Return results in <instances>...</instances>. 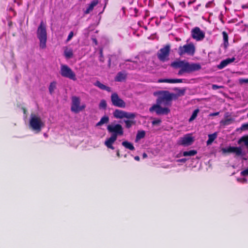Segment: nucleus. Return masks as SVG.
<instances>
[{
  "mask_svg": "<svg viewBox=\"0 0 248 248\" xmlns=\"http://www.w3.org/2000/svg\"><path fill=\"white\" fill-rule=\"evenodd\" d=\"M240 129L242 131L248 130V123L242 124Z\"/></svg>",
  "mask_w": 248,
  "mask_h": 248,
  "instance_id": "37",
  "label": "nucleus"
},
{
  "mask_svg": "<svg viewBox=\"0 0 248 248\" xmlns=\"http://www.w3.org/2000/svg\"><path fill=\"white\" fill-rule=\"evenodd\" d=\"M158 82L159 83H171V79H167V78H164V79H160L158 80Z\"/></svg>",
  "mask_w": 248,
  "mask_h": 248,
  "instance_id": "36",
  "label": "nucleus"
},
{
  "mask_svg": "<svg viewBox=\"0 0 248 248\" xmlns=\"http://www.w3.org/2000/svg\"><path fill=\"white\" fill-rule=\"evenodd\" d=\"M191 36L196 41H201L205 37V33L199 27H196L191 31Z\"/></svg>",
  "mask_w": 248,
  "mask_h": 248,
  "instance_id": "14",
  "label": "nucleus"
},
{
  "mask_svg": "<svg viewBox=\"0 0 248 248\" xmlns=\"http://www.w3.org/2000/svg\"><path fill=\"white\" fill-rule=\"evenodd\" d=\"M184 79H171V83H182Z\"/></svg>",
  "mask_w": 248,
  "mask_h": 248,
  "instance_id": "38",
  "label": "nucleus"
},
{
  "mask_svg": "<svg viewBox=\"0 0 248 248\" xmlns=\"http://www.w3.org/2000/svg\"><path fill=\"white\" fill-rule=\"evenodd\" d=\"M29 124L31 129L36 133H39L42 128L45 126V123L42 121L40 117L34 113L31 114Z\"/></svg>",
  "mask_w": 248,
  "mask_h": 248,
  "instance_id": "4",
  "label": "nucleus"
},
{
  "mask_svg": "<svg viewBox=\"0 0 248 248\" xmlns=\"http://www.w3.org/2000/svg\"><path fill=\"white\" fill-rule=\"evenodd\" d=\"M233 121L232 119H227L224 121H222L221 123L224 125H227L230 124Z\"/></svg>",
  "mask_w": 248,
  "mask_h": 248,
  "instance_id": "34",
  "label": "nucleus"
},
{
  "mask_svg": "<svg viewBox=\"0 0 248 248\" xmlns=\"http://www.w3.org/2000/svg\"><path fill=\"white\" fill-rule=\"evenodd\" d=\"M93 41L95 42V44L97 45V40L96 39H93Z\"/></svg>",
  "mask_w": 248,
  "mask_h": 248,
  "instance_id": "54",
  "label": "nucleus"
},
{
  "mask_svg": "<svg viewBox=\"0 0 248 248\" xmlns=\"http://www.w3.org/2000/svg\"><path fill=\"white\" fill-rule=\"evenodd\" d=\"M243 181L247 182V179H246L244 178V179H243Z\"/></svg>",
  "mask_w": 248,
  "mask_h": 248,
  "instance_id": "56",
  "label": "nucleus"
},
{
  "mask_svg": "<svg viewBox=\"0 0 248 248\" xmlns=\"http://www.w3.org/2000/svg\"><path fill=\"white\" fill-rule=\"evenodd\" d=\"M247 117H248V113L247 114Z\"/></svg>",
  "mask_w": 248,
  "mask_h": 248,
  "instance_id": "58",
  "label": "nucleus"
},
{
  "mask_svg": "<svg viewBox=\"0 0 248 248\" xmlns=\"http://www.w3.org/2000/svg\"><path fill=\"white\" fill-rule=\"evenodd\" d=\"M197 154V152L196 150H192L188 151H185L183 152V154L184 156H194Z\"/></svg>",
  "mask_w": 248,
  "mask_h": 248,
  "instance_id": "27",
  "label": "nucleus"
},
{
  "mask_svg": "<svg viewBox=\"0 0 248 248\" xmlns=\"http://www.w3.org/2000/svg\"><path fill=\"white\" fill-rule=\"evenodd\" d=\"M98 0H93L89 4L86 10L84 11V14H89L91 11L93 10L94 7L98 4Z\"/></svg>",
  "mask_w": 248,
  "mask_h": 248,
  "instance_id": "17",
  "label": "nucleus"
},
{
  "mask_svg": "<svg viewBox=\"0 0 248 248\" xmlns=\"http://www.w3.org/2000/svg\"><path fill=\"white\" fill-rule=\"evenodd\" d=\"M61 75L64 78H69L75 81L77 80L75 73L67 65L61 64L60 68Z\"/></svg>",
  "mask_w": 248,
  "mask_h": 248,
  "instance_id": "8",
  "label": "nucleus"
},
{
  "mask_svg": "<svg viewBox=\"0 0 248 248\" xmlns=\"http://www.w3.org/2000/svg\"><path fill=\"white\" fill-rule=\"evenodd\" d=\"M161 104L156 103L151 107L149 110L150 112L155 111L157 115L168 114L170 112V109L168 108H162Z\"/></svg>",
  "mask_w": 248,
  "mask_h": 248,
  "instance_id": "12",
  "label": "nucleus"
},
{
  "mask_svg": "<svg viewBox=\"0 0 248 248\" xmlns=\"http://www.w3.org/2000/svg\"><path fill=\"white\" fill-rule=\"evenodd\" d=\"M223 39V46L224 48L226 49L229 46V37L228 33L225 31L222 32Z\"/></svg>",
  "mask_w": 248,
  "mask_h": 248,
  "instance_id": "21",
  "label": "nucleus"
},
{
  "mask_svg": "<svg viewBox=\"0 0 248 248\" xmlns=\"http://www.w3.org/2000/svg\"><path fill=\"white\" fill-rule=\"evenodd\" d=\"M161 122V120L156 119V120H155L153 121H152V124L153 125H157V124H160Z\"/></svg>",
  "mask_w": 248,
  "mask_h": 248,
  "instance_id": "41",
  "label": "nucleus"
},
{
  "mask_svg": "<svg viewBox=\"0 0 248 248\" xmlns=\"http://www.w3.org/2000/svg\"><path fill=\"white\" fill-rule=\"evenodd\" d=\"M199 111V110L198 109H196L193 112L192 115L189 119V122L194 120L196 118Z\"/></svg>",
  "mask_w": 248,
  "mask_h": 248,
  "instance_id": "33",
  "label": "nucleus"
},
{
  "mask_svg": "<svg viewBox=\"0 0 248 248\" xmlns=\"http://www.w3.org/2000/svg\"><path fill=\"white\" fill-rule=\"evenodd\" d=\"M219 88V87L217 85H213L212 88L214 90L217 89Z\"/></svg>",
  "mask_w": 248,
  "mask_h": 248,
  "instance_id": "47",
  "label": "nucleus"
},
{
  "mask_svg": "<svg viewBox=\"0 0 248 248\" xmlns=\"http://www.w3.org/2000/svg\"><path fill=\"white\" fill-rule=\"evenodd\" d=\"M221 151L223 154L233 153L235 154V157H241L245 160L247 159L244 157L246 155V152L243 151L240 147L229 146L227 148H222Z\"/></svg>",
  "mask_w": 248,
  "mask_h": 248,
  "instance_id": "5",
  "label": "nucleus"
},
{
  "mask_svg": "<svg viewBox=\"0 0 248 248\" xmlns=\"http://www.w3.org/2000/svg\"><path fill=\"white\" fill-rule=\"evenodd\" d=\"M145 136V132L144 130L138 131L136 137V141H138L140 139H143Z\"/></svg>",
  "mask_w": 248,
  "mask_h": 248,
  "instance_id": "25",
  "label": "nucleus"
},
{
  "mask_svg": "<svg viewBox=\"0 0 248 248\" xmlns=\"http://www.w3.org/2000/svg\"><path fill=\"white\" fill-rule=\"evenodd\" d=\"M242 9H248V3L242 5Z\"/></svg>",
  "mask_w": 248,
  "mask_h": 248,
  "instance_id": "45",
  "label": "nucleus"
},
{
  "mask_svg": "<svg viewBox=\"0 0 248 248\" xmlns=\"http://www.w3.org/2000/svg\"><path fill=\"white\" fill-rule=\"evenodd\" d=\"M244 142L245 145L247 147L248 150V135L242 137L238 141V143Z\"/></svg>",
  "mask_w": 248,
  "mask_h": 248,
  "instance_id": "26",
  "label": "nucleus"
},
{
  "mask_svg": "<svg viewBox=\"0 0 248 248\" xmlns=\"http://www.w3.org/2000/svg\"><path fill=\"white\" fill-rule=\"evenodd\" d=\"M125 112L124 110L116 109L113 111V115L116 119H123L124 118Z\"/></svg>",
  "mask_w": 248,
  "mask_h": 248,
  "instance_id": "18",
  "label": "nucleus"
},
{
  "mask_svg": "<svg viewBox=\"0 0 248 248\" xmlns=\"http://www.w3.org/2000/svg\"><path fill=\"white\" fill-rule=\"evenodd\" d=\"M190 65H192V63H190L189 62L184 61H174L170 64L171 66L175 68H181V69L183 68L186 65L188 66Z\"/></svg>",
  "mask_w": 248,
  "mask_h": 248,
  "instance_id": "15",
  "label": "nucleus"
},
{
  "mask_svg": "<svg viewBox=\"0 0 248 248\" xmlns=\"http://www.w3.org/2000/svg\"><path fill=\"white\" fill-rule=\"evenodd\" d=\"M111 65V59L109 58L108 61V66L109 67H110Z\"/></svg>",
  "mask_w": 248,
  "mask_h": 248,
  "instance_id": "50",
  "label": "nucleus"
},
{
  "mask_svg": "<svg viewBox=\"0 0 248 248\" xmlns=\"http://www.w3.org/2000/svg\"><path fill=\"white\" fill-rule=\"evenodd\" d=\"M196 48L194 45L192 43H189L180 46L178 48V54L180 56L187 54L189 56H193L195 53Z\"/></svg>",
  "mask_w": 248,
  "mask_h": 248,
  "instance_id": "6",
  "label": "nucleus"
},
{
  "mask_svg": "<svg viewBox=\"0 0 248 248\" xmlns=\"http://www.w3.org/2000/svg\"><path fill=\"white\" fill-rule=\"evenodd\" d=\"M23 112L24 114H26V112H27V110L25 108H23Z\"/></svg>",
  "mask_w": 248,
  "mask_h": 248,
  "instance_id": "53",
  "label": "nucleus"
},
{
  "mask_svg": "<svg viewBox=\"0 0 248 248\" xmlns=\"http://www.w3.org/2000/svg\"><path fill=\"white\" fill-rule=\"evenodd\" d=\"M235 60V58L234 57L226 59L222 61L220 63L217 65V67L218 69H222L228 65L229 64L234 62Z\"/></svg>",
  "mask_w": 248,
  "mask_h": 248,
  "instance_id": "16",
  "label": "nucleus"
},
{
  "mask_svg": "<svg viewBox=\"0 0 248 248\" xmlns=\"http://www.w3.org/2000/svg\"><path fill=\"white\" fill-rule=\"evenodd\" d=\"M128 65V67H127V68L132 69L134 68V66H133L132 67H131V66L130 65V64H126V66Z\"/></svg>",
  "mask_w": 248,
  "mask_h": 248,
  "instance_id": "52",
  "label": "nucleus"
},
{
  "mask_svg": "<svg viewBox=\"0 0 248 248\" xmlns=\"http://www.w3.org/2000/svg\"><path fill=\"white\" fill-rule=\"evenodd\" d=\"M193 2V1H189L188 3V5H190L191 4V3H192Z\"/></svg>",
  "mask_w": 248,
  "mask_h": 248,
  "instance_id": "55",
  "label": "nucleus"
},
{
  "mask_svg": "<svg viewBox=\"0 0 248 248\" xmlns=\"http://www.w3.org/2000/svg\"><path fill=\"white\" fill-rule=\"evenodd\" d=\"M80 100L78 97L74 96L72 98V105L71 110L75 113H78L85 108L86 106L83 105L80 106Z\"/></svg>",
  "mask_w": 248,
  "mask_h": 248,
  "instance_id": "9",
  "label": "nucleus"
},
{
  "mask_svg": "<svg viewBox=\"0 0 248 248\" xmlns=\"http://www.w3.org/2000/svg\"><path fill=\"white\" fill-rule=\"evenodd\" d=\"M186 158H182V159L178 160L177 161L179 162H185L186 161Z\"/></svg>",
  "mask_w": 248,
  "mask_h": 248,
  "instance_id": "46",
  "label": "nucleus"
},
{
  "mask_svg": "<svg viewBox=\"0 0 248 248\" xmlns=\"http://www.w3.org/2000/svg\"><path fill=\"white\" fill-rule=\"evenodd\" d=\"M107 105L106 101L105 100L103 99V100H101V101L99 103V107L100 108L106 109L107 108Z\"/></svg>",
  "mask_w": 248,
  "mask_h": 248,
  "instance_id": "35",
  "label": "nucleus"
},
{
  "mask_svg": "<svg viewBox=\"0 0 248 248\" xmlns=\"http://www.w3.org/2000/svg\"><path fill=\"white\" fill-rule=\"evenodd\" d=\"M64 53L66 58L69 59L73 56V51L71 49L65 50Z\"/></svg>",
  "mask_w": 248,
  "mask_h": 248,
  "instance_id": "30",
  "label": "nucleus"
},
{
  "mask_svg": "<svg viewBox=\"0 0 248 248\" xmlns=\"http://www.w3.org/2000/svg\"><path fill=\"white\" fill-rule=\"evenodd\" d=\"M206 7H208V4H207L206 5Z\"/></svg>",
  "mask_w": 248,
  "mask_h": 248,
  "instance_id": "57",
  "label": "nucleus"
},
{
  "mask_svg": "<svg viewBox=\"0 0 248 248\" xmlns=\"http://www.w3.org/2000/svg\"><path fill=\"white\" fill-rule=\"evenodd\" d=\"M194 141V138L191 134H186L179 139L177 144L184 146L191 145Z\"/></svg>",
  "mask_w": 248,
  "mask_h": 248,
  "instance_id": "11",
  "label": "nucleus"
},
{
  "mask_svg": "<svg viewBox=\"0 0 248 248\" xmlns=\"http://www.w3.org/2000/svg\"><path fill=\"white\" fill-rule=\"evenodd\" d=\"M219 112H216L211 113V114H210L209 115L211 116H217V115H219Z\"/></svg>",
  "mask_w": 248,
  "mask_h": 248,
  "instance_id": "44",
  "label": "nucleus"
},
{
  "mask_svg": "<svg viewBox=\"0 0 248 248\" xmlns=\"http://www.w3.org/2000/svg\"><path fill=\"white\" fill-rule=\"evenodd\" d=\"M142 156H143V158H146L147 157V155L146 153H143V155H142Z\"/></svg>",
  "mask_w": 248,
  "mask_h": 248,
  "instance_id": "51",
  "label": "nucleus"
},
{
  "mask_svg": "<svg viewBox=\"0 0 248 248\" xmlns=\"http://www.w3.org/2000/svg\"><path fill=\"white\" fill-rule=\"evenodd\" d=\"M107 130L111 135L105 141V145L108 148L114 150V147L112 144L116 140L118 136L123 135V128L120 124H108L107 126Z\"/></svg>",
  "mask_w": 248,
  "mask_h": 248,
  "instance_id": "1",
  "label": "nucleus"
},
{
  "mask_svg": "<svg viewBox=\"0 0 248 248\" xmlns=\"http://www.w3.org/2000/svg\"><path fill=\"white\" fill-rule=\"evenodd\" d=\"M57 83L56 81H53L50 83L49 86V92L51 94L53 93L54 90L56 89Z\"/></svg>",
  "mask_w": 248,
  "mask_h": 248,
  "instance_id": "28",
  "label": "nucleus"
},
{
  "mask_svg": "<svg viewBox=\"0 0 248 248\" xmlns=\"http://www.w3.org/2000/svg\"><path fill=\"white\" fill-rule=\"evenodd\" d=\"M241 175L243 176H246L248 175V168L245 170L242 171L240 173Z\"/></svg>",
  "mask_w": 248,
  "mask_h": 248,
  "instance_id": "39",
  "label": "nucleus"
},
{
  "mask_svg": "<svg viewBox=\"0 0 248 248\" xmlns=\"http://www.w3.org/2000/svg\"><path fill=\"white\" fill-rule=\"evenodd\" d=\"M99 54H100V60L101 61H103V60H102V58H103V49H100V51H99Z\"/></svg>",
  "mask_w": 248,
  "mask_h": 248,
  "instance_id": "43",
  "label": "nucleus"
},
{
  "mask_svg": "<svg viewBox=\"0 0 248 248\" xmlns=\"http://www.w3.org/2000/svg\"><path fill=\"white\" fill-rule=\"evenodd\" d=\"M202 68L201 65L199 63H192V65L189 66H185L181 68L178 72L179 75H182L184 73H190L193 72L200 70Z\"/></svg>",
  "mask_w": 248,
  "mask_h": 248,
  "instance_id": "10",
  "label": "nucleus"
},
{
  "mask_svg": "<svg viewBox=\"0 0 248 248\" xmlns=\"http://www.w3.org/2000/svg\"><path fill=\"white\" fill-rule=\"evenodd\" d=\"M109 122V117L108 116H104L101 118L100 121L96 124V126H101L105 124H107Z\"/></svg>",
  "mask_w": 248,
  "mask_h": 248,
  "instance_id": "23",
  "label": "nucleus"
},
{
  "mask_svg": "<svg viewBox=\"0 0 248 248\" xmlns=\"http://www.w3.org/2000/svg\"><path fill=\"white\" fill-rule=\"evenodd\" d=\"M37 37L39 40V46L41 49L46 48L47 41V32L46 24L43 21H41L37 30Z\"/></svg>",
  "mask_w": 248,
  "mask_h": 248,
  "instance_id": "3",
  "label": "nucleus"
},
{
  "mask_svg": "<svg viewBox=\"0 0 248 248\" xmlns=\"http://www.w3.org/2000/svg\"><path fill=\"white\" fill-rule=\"evenodd\" d=\"M73 35H74L73 32V31L70 32V33H69L68 36L67 37V38L66 39V42H68L70 40H71V39L72 38V37H73Z\"/></svg>",
  "mask_w": 248,
  "mask_h": 248,
  "instance_id": "40",
  "label": "nucleus"
},
{
  "mask_svg": "<svg viewBox=\"0 0 248 248\" xmlns=\"http://www.w3.org/2000/svg\"><path fill=\"white\" fill-rule=\"evenodd\" d=\"M134 159H135L136 160H137V161H140V157H139V156H135Z\"/></svg>",
  "mask_w": 248,
  "mask_h": 248,
  "instance_id": "49",
  "label": "nucleus"
},
{
  "mask_svg": "<svg viewBox=\"0 0 248 248\" xmlns=\"http://www.w3.org/2000/svg\"><path fill=\"white\" fill-rule=\"evenodd\" d=\"M217 138V134L216 132L208 135V139L206 141L207 145H211L214 140Z\"/></svg>",
  "mask_w": 248,
  "mask_h": 248,
  "instance_id": "22",
  "label": "nucleus"
},
{
  "mask_svg": "<svg viewBox=\"0 0 248 248\" xmlns=\"http://www.w3.org/2000/svg\"><path fill=\"white\" fill-rule=\"evenodd\" d=\"M170 51V45L167 44L163 47L160 48L157 53V57L160 61L165 62L169 60V55Z\"/></svg>",
  "mask_w": 248,
  "mask_h": 248,
  "instance_id": "7",
  "label": "nucleus"
},
{
  "mask_svg": "<svg viewBox=\"0 0 248 248\" xmlns=\"http://www.w3.org/2000/svg\"><path fill=\"white\" fill-rule=\"evenodd\" d=\"M127 77L126 74L124 72H119L115 78V81L122 82Z\"/></svg>",
  "mask_w": 248,
  "mask_h": 248,
  "instance_id": "19",
  "label": "nucleus"
},
{
  "mask_svg": "<svg viewBox=\"0 0 248 248\" xmlns=\"http://www.w3.org/2000/svg\"><path fill=\"white\" fill-rule=\"evenodd\" d=\"M124 122L125 124V127L127 128H130L132 125L135 124V122L133 120H124Z\"/></svg>",
  "mask_w": 248,
  "mask_h": 248,
  "instance_id": "29",
  "label": "nucleus"
},
{
  "mask_svg": "<svg viewBox=\"0 0 248 248\" xmlns=\"http://www.w3.org/2000/svg\"><path fill=\"white\" fill-rule=\"evenodd\" d=\"M111 101L113 106L119 108H124L125 107V103L120 98L118 94L116 93H112L111 95Z\"/></svg>",
  "mask_w": 248,
  "mask_h": 248,
  "instance_id": "13",
  "label": "nucleus"
},
{
  "mask_svg": "<svg viewBox=\"0 0 248 248\" xmlns=\"http://www.w3.org/2000/svg\"><path fill=\"white\" fill-rule=\"evenodd\" d=\"M239 83L241 84L245 83H248V78H240L239 79Z\"/></svg>",
  "mask_w": 248,
  "mask_h": 248,
  "instance_id": "42",
  "label": "nucleus"
},
{
  "mask_svg": "<svg viewBox=\"0 0 248 248\" xmlns=\"http://www.w3.org/2000/svg\"><path fill=\"white\" fill-rule=\"evenodd\" d=\"M116 155L118 156V157H119V158L121 157L119 150H117V151H116Z\"/></svg>",
  "mask_w": 248,
  "mask_h": 248,
  "instance_id": "48",
  "label": "nucleus"
},
{
  "mask_svg": "<svg viewBox=\"0 0 248 248\" xmlns=\"http://www.w3.org/2000/svg\"><path fill=\"white\" fill-rule=\"evenodd\" d=\"M154 95L157 96L156 103L165 106L170 104L172 99L176 98V95L170 93L168 91H159L154 93Z\"/></svg>",
  "mask_w": 248,
  "mask_h": 248,
  "instance_id": "2",
  "label": "nucleus"
},
{
  "mask_svg": "<svg viewBox=\"0 0 248 248\" xmlns=\"http://www.w3.org/2000/svg\"><path fill=\"white\" fill-rule=\"evenodd\" d=\"M122 145L125 148L128 149L131 151L135 150V147L132 143L127 141H124L122 143Z\"/></svg>",
  "mask_w": 248,
  "mask_h": 248,
  "instance_id": "24",
  "label": "nucleus"
},
{
  "mask_svg": "<svg viewBox=\"0 0 248 248\" xmlns=\"http://www.w3.org/2000/svg\"><path fill=\"white\" fill-rule=\"evenodd\" d=\"M175 91H176L177 92V94H176V98L178 96H183L185 94V92H186V89H175Z\"/></svg>",
  "mask_w": 248,
  "mask_h": 248,
  "instance_id": "32",
  "label": "nucleus"
},
{
  "mask_svg": "<svg viewBox=\"0 0 248 248\" xmlns=\"http://www.w3.org/2000/svg\"><path fill=\"white\" fill-rule=\"evenodd\" d=\"M136 117V115L134 113L125 112L124 118L129 119H134Z\"/></svg>",
  "mask_w": 248,
  "mask_h": 248,
  "instance_id": "31",
  "label": "nucleus"
},
{
  "mask_svg": "<svg viewBox=\"0 0 248 248\" xmlns=\"http://www.w3.org/2000/svg\"><path fill=\"white\" fill-rule=\"evenodd\" d=\"M94 85L101 90H106V91H108V92H110L111 91V88L110 87H108V86L105 85L104 84L101 83L98 80L96 81L94 83Z\"/></svg>",
  "mask_w": 248,
  "mask_h": 248,
  "instance_id": "20",
  "label": "nucleus"
}]
</instances>
